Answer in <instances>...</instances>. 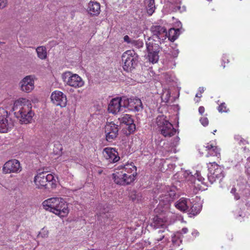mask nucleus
I'll return each mask as SVG.
<instances>
[{
	"label": "nucleus",
	"mask_w": 250,
	"mask_h": 250,
	"mask_svg": "<svg viewBox=\"0 0 250 250\" xmlns=\"http://www.w3.org/2000/svg\"><path fill=\"white\" fill-rule=\"evenodd\" d=\"M137 167L133 162H127L115 169L112 174L114 183L121 186H126L133 183L137 175Z\"/></svg>",
	"instance_id": "nucleus-1"
},
{
	"label": "nucleus",
	"mask_w": 250,
	"mask_h": 250,
	"mask_svg": "<svg viewBox=\"0 0 250 250\" xmlns=\"http://www.w3.org/2000/svg\"><path fill=\"white\" fill-rule=\"evenodd\" d=\"M32 107L30 101L25 98H20L14 103L13 111L21 124H27L31 122L34 115Z\"/></svg>",
	"instance_id": "nucleus-2"
},
{
	"label": "nucleus",
	"mask_w": 250,
	"mask_h": 250,
	"mask_svg": "<svg viewBox=\"0 0 250 250\" xmlns=\"http://www.w3.org/2000/svg\"><path fill=\"white\" fill-rule=\"evenodd\" d=\"M43 208L60 217L66 216L69 213L68 204L62 197H52L42 202Z\"/></svg>",
	"instance_id": "nucleus-3"
},
{
	"label": "nucleus",
	"mask_w": 250,
	"mask_h": 250,
	"mask_svg": "<svg viewBox=\"0 0 250 250\" xmlns=\"http://www.w3.org/2000/svg\"><path fill=\"white\" fill-rule=\"evenodd\" d=\"M35 184L38 188L54 189L56 188L57 181L52 174L46 172L39 173L34 178Z\"/></svg>",
	"instance_id": "nucleus-4"
},
{
	"label": "nucleus",
	"mask_w": 250,
	"mask_h": 250,
	"mask_svg": "<svg viewBox=\"0 0 250 250\" xmlns=\"http://www.w3.org/2000/svg\"><path fill=\"white\" fill-rule=\"evenodd\" d=\"M156 123L160 129L161 134L164 137H171L176 134V129L164 115L158 116L156 118Z\"/></svg>",
	"instance_id": "nucleus-5"
},
{
	"label": "nucleus",
	"mask_w": 250,
	"mask_h": 250,
	"mask_svg": "<svg viewBox=\"0 0 250 250\" xmlns=\"http://www.w3.org/2000/svg\"><path fill=\"white\" fill-rule=\"evenodd\" d=\"M138 56L134 50H127L122 56L124 62L123 69L127 72L131 71L137 65Z\"/></svg>",
	"instance_id": "nucleus-6"
},
{
	"label": "nucleus",
	"mask_w": 250,
	"mask_h": 250,
	"mask_svg": "<svg viewBox=\"0 0 250 250\" xmlns=\"http://www.w3.org/2000/svg\"><path fill=\"white\" fill-rule=\"evenodd\" d=\"M62 78L63 82L67 85L75 88L82 87L84 83L80 76L76 74H72L70 71L64 72Z\"/></svg>",
	"instance_id": "nucleus-7"
},
{
	"label": "nucleus",
	"mask_w": 250,
	"mask_h": 250,
	"mask_svg": "<svg viewBox=\"0 0 250 250\" xmlns=\"http://www.w3.org/2000/svg\"><path fill=\"white\" fill-rule=\"evenodd\" d=\"M198 150L201 155H205L207 157L212 156L216 157L217 159L221 157L220 149L212 142L199 146Z\"/></svg>",
	"instance_id": "nucleus-8"
},
{
	"label": "nucleus",
	"mask_w": 250,
	"mask_h": 250,
	"mask_svg": "<svg viewBox=\"0 0 250 250\" xmlns=\"http://www.w3.org/2000/svg\"><path fill=\"white\" fill-rule=\"evenodd\" d=\"M207 165L210 173V175L208 176V178L211 183H212L216 179H221L224 177L223 170L215 162H209L207 164Z\"/></svg>",
	"instance_id": "nucleus-9"
},
{
	"label": "nucleus",
	"mask_w": 250,
	"mask_h": 250,
	"mask_svg": "<svg viewBox=\"0 0 250 250\" xmlns=\"http://www.w3.org/2000/svg\"><path fill=\"white\" fill-rule=\"evenodd\" d=\"M118 125L111 122L107 123L104 127L105 140L108 142H112L118 135Z\"/></svg>",
	"instance_id": "nucleus-10"
},
{
	"label": "nucleus",
	"mask_w": 250,
	"mask_h": 250,
	"mask_svg": "<svg viewBox=\"0 0 250 250\" xmlns=\"http://www.w3.org/2000/svg\"><path fill=\"white\" fill-rule=\"evenodd\" d=\"M124 107L133 111H139L143 109V104L140 99L138 98H127L123 97Z\"/></svg>",
	"instance_id": "nucleus-11"
},
{
	"label": "nucleus",
	"mask_w": 250,
	"mask_h": 250,
	"mask_svg": "<svg viewBox=\"0 0 250 250\" xmlns=\"http://www.w3.org/2000/svg\"><path fill=\"white\" fill-rule=\"evenodd\" d=\"M3 173L9 174L11 173H19L21 170L20 162L16 159H12L6 162L3 166Z\"/></svg>",
	"instance_id": "nucleus-12"
},
{
	"label": "nucleus",
	"mask_w": 250,
	"mask_h": 250,
	"mask_svg": "<svg viewBox=\"0 0 250 250\" xmlns=\"http://www.w3.org/2000/svg\"><path fill=\"white\" fill-rule=\"evenodd\" d=\"M146 46L149 61L153 63L157 62L159 60L158 53L160 51L159 45L149 42L146 43Z\"/></svg>",
	"instance_id": "nucleus-13"
},
{
	"label": "nucleus",
	"mask_w": 250,
	"mask_h": 250,
	"mask_svg": "<svg viewBox=\"0 0 250 250\" xmlns=\"http://www.w3.org/2000/svg\"><path fill=\"white\" fill-rule=\"evenodd\" d=\"M51 99L53 104L61 107H65L67 104L66 95L60 91H54L51 95Z\"/></svg>",
	"instance_id": "nucleus-14"
},
{
	"label": "nucleus",
	"mask_w": 250,
	"mask_h": 250,
	"mask_svg": "<svg viewBox=\"0 0 250 250\" xmlns=\"http://www.w3.org/2000/svg\"><path fill=\"white\" fill-rule=\"evenodd\" d=\"M103 154L104 158L110 163H116L120 159L118 152L115 148H104L103 150Z\"/></svg>",
	"instance_id": "nucleus-15"
},
{
	"label": "nucleus",
	"mask_w": 250,
	"mask_h": 250,
	"mask_svg": "<svg viewBox=\"0 0 250 250\" xmlns=\"http://www.w3.org/2000/svg\"><path fill=\"white\" fill-rule=\"evenodd\" d=\"M123 97L116 98L112 99L108 104V110L109 112L116 114L119 112L123 106Z\"/></svg>",
	"instance_id": "nucleus-16"
},
{
	"label": "nucleus",
	"mask_w": 250,
	"mask_h": 250,
	"mask_svg": "<svg viewBox=\"0 0 250 250\" xmlns=\"http://www.w3.org/2000/svg\"><path fill=\"white\" fill-rule=\"evenodd\" d=\"M20 85L22 91L29 93L34 88V80L31 76H27L20 82Z\"/></svg>",
	"instance_id": "nucleus-17"
},
{
	"label": "nucleus",
	"mask_w": 250,
	"mask_h": 250,
	"mask_svg": "<svg viewBox=\"0 0 250 250\" xmlns=\"http://www.w3.org/2000/svg\"><path fill=\"white\" fill-rule=\"evenodd\" d=\"M153 36H155L160 40H165L167 35L166 29L160 25H153L151 28Z\"/></svg>",
	"instance_id": "nucleus-18"
},
{
	"label": "nucleus",
	"mask_w": 250,
	"mask_h": 250,
	"mask_svg": "<svg viewBox=\"0 0 250 250\" xmlns=\"http://www.w3.org/2000/svg\"><path fill=\"white\" fill-rule=\"evenodd\" d=\"M7 112L2 109V113H0V133H5L10 128V125L7 119Z\"/></svg>",
	"instance_id": "nucleus-19"
},
{
	"label": "nucleus",
	"mask_w": 250,
	"mask_h": 250,
	"mask_svg": "<svg viewBox=\"0 0 250 250\" xmlns=\"http://www.w3.org/2000/svg\"><path fill=\"white\" fill-rule=\"evenodd\" d=\"M88 13L92 16H97L101 12V5L99 2L90 1L87 7Z\"/></svg>",
	"instance_id": "nucleus-20"
},
{
	"label": "nucleus",
	"mask_w": 250,
	"mask_h": 250,
	"mask_svg": "<svg viewBox=\"0 0 250 250\" xmlns=\"http://www.w3.org/2000/svg\"><path fill=\"white\" fill-rule=\"evenodd\" d=\"M189 200L185 198H181L175 204V207L183 212H187Z\"/></svg>",
	"instance_id": "nucleus-21"
},
{
	"label": "nucleus",
	"mask_w": 250,
	"mask_h": 250,
	"mask_svg": "<svg viewBox=\"0 0 250 250\" xmlns=\"http://www.w3.org/2000/svg\"><path fill=\"white\" fill-rule=\"evenodd\" d=\"M166 222L167 220L165 218L156 215L153 218L152 225L155 228H164L167 226Z\"/></svg>",
	"instance_id": "nucleus-22"
},
{
	"label": "nucleus",
	"mask_w": 250,
	"mask_h": 250,
	"mask_svg": "<svg viewBox=\"0 0 250 250\" xmlns=\"http://www.w3.org/2000/svg\"><path fill=\"white\" fill-rule=\"evenodd\" d=\"M201 208L202 206L200 204L195 203L191 205L190 208H188L187 212L189 215L195 216L200 212Z\"/></svg>",
	"instance_id": "nucleus-23"
},
{
	"label": "nucleus",
	"mask_w": 250,
	"mask_h": 250,
	"mask_svg": "<svg viewBox=\"0 0 250 250\" xmlns=\"http://www.w3.org/2000/svg\"><path fill=\"white\" fill-rule=\"evenodd\" d=\"M180 30L179 29L171 28L169 30L167 37L171 42L175 41L179 35Z\"/></svg>",
	"instance_id": "nucleus-24"
},
{
	"label": "nucleus",
	"mask_w": 250,
	"mask_h": 250,
	"mask_svg": "<svg viewBox=\"0 0 250 250\" xmlns=\"http://www.w3.org/2000/svg\"><path fill=\"white\" fill-rule=\"evenodd\" d=\"M146 10L147 14L151 16L154 12L155 10V0H148L147 4L146 6Z\"/></svg>",
	"instance_id": "nucleus-25"
},
{
	"label": "nucleus",
	"mask_w": 250,
	"mask_h": 250,
	"mask_svg": "<svg viewBox=\"0 0 250 250\" xmlns=\"http://www.w3.org/2000/svg\"><path fill=\"white\" fill-rule=\"evenodd\" d=\"M36 51L38 56L41 59H45L47 56L46 49L44 46H40L37 48Z\"/></svg>",
	"instance_id": "nucleus-26"
},
{
	"label": "nucleus",
	"mask_w": 250,
	"mask_h": 250,
	"mask_svg": "<svg viewBox=\"0 0 250 250\" xmlns=\"http://www.w3.org/2000/svg\"><path fill=\"white\" fill-rule=\"evenodd\" d=\"M121 122L126 125L132 124V123H134V121L131 116L129 114L124 115L121 118Z\"/></svg>",
	"instance_id": "nucleus-27"
},
{
	"label": "nucleus",
	"mask_w": 250,
	"mask_h": 250,
	"mask_svg": "<svg viewBox=\"0 0 250 250\" xmlns=\"http://www.w3.org/2000/svg\"><path fill=\"white\" fill-rule=\"evenodd\" d=\"M143 45H144L143 42L140 40H132V43L130 45V46L131 47H134L136 48H138V49L143 47Z\"/></svg>",
	"instance_id": "nucleus-28"
},
{
	"label": "nucleus",
	"mask_w": 250,
	"mask_h": 250,
	"mask_svg": "<svg viewBox=\"0 0 250 250\" xmlns=\"http://www.w3.org/2000/svg\"><path fill=\"white\" fill-rule=\"evenodd\" d=\"M218 110L219 112H227L229 111L226 104L225 103H221L218 107Z\"/></svg>",
	"instance_id": "nucleus-29"
},
{
	"label": "nucleus",
	"mask_w": 250,
	"mask_h": 250,
	"mask_svg": "<svg viewBox=\"0 0 250 250\" xmlns=\"http://www.w3.org/2000/svg\"><path fill=\"white\" fill-rule=\"evenodd\" d=\"M169 194L167 192V191L165 194H162L160 196V198H161V201H163L164 202H170L172 201V200H170V198H169Z\"/></svg>",
	"instance_id": "nucleus-30"
},
{
	"label": "nucleus",
	"mask_w": 250,
	"mask_h": 250,
	"mask_svg": "<svg viewBox=\"0 0 250 250\" xmlns=\"http://www.w3.org/2000/svg\"><path fill=\"white\" fill-rule=\"evenodd\" d=\"M169 194V197H170V200H172V201L176 198L177 194L174 190L169 189L167 190Z\"/></svg>",
	"instance_id": "nucleus-31"
},
{
	"label": "nucleus",
	"mask_w": 250,
	"mask_h": 250,
	"mask_svg": "<svg viewBox=\"0 0 250 250\" xmlns=\"http://www.w3.org/2000/svg\"><path fill=\"white\" fill-rule=\"evenodd\" d=\"M164 232V230H159L158 234L155 236V240L156 241H161L165 237V235L163 234Z\"/></svg>",
	"instance_id": "nucleus-32"
},
{
	"label": "nucleus",
	"mask_w": 250,
	"mask_h": 250,
	"mask_svg": "<svg viewBox=\"0 0 250 250\" xmlns=\"http://www.w3.org/2000/svg\"><path fill=\"white\" fill-rule=\"evenodd\" d=\"M200 121L202 125L205 126H207L208 124V120L207 117H202L201 118Z\"/></svg>",
	"instance_id": "nucleus-33"
},
{
	"label": "nucleus",
	"mask_w": 250,
	"mask_h": 250,
	"mask_svg": "<svg viewBox=\"0 0 250 250\" xmlns=\"http://www.w3.org/2000/svg\"><path fill=\"white\" fill-rule=\"evenodd\" d=\"M197 178L198 180L199 181H200L202 183H203L204 182V178H203L201 175H200V173L199 172H198V171H196V173H195L194 174V176H193V177H192L193 178Z\"/></svg>",
	"instance_id": "nucleus-34"
},
{
	"label": "nucleus",
	"mask_w": 250,
	"mask_h": 250,
	"mask_svg": "<svg viewBox=\"0 0 250 250\" xmlns=\"http://www.w3.org/2000/svg\"><path fill=\"white\" fill-rule=\"evenodd\" d=\"M128 125L127 129L129 133H133L135 130V125L133 123L132 124H129Z\"/></svg>",
	"instance_id": "nucleus-35"
},
{
	"label": "nucleus",
	"mask_w": 250,
	"mask_h": 250,
	"mask_svg": "<svg viewBox=\"0 0 250 250\" xmlns=\"http://www.w3.org/2000/svg\"><path fill=\"white\" fill-rule=\"evenodd\" d=\"M229 62L228 57L227 55H224L222 57V65L223 68L225 67V64L226 63H229Z\"/></svg>",
	"instance_id": "nucleus-36"
},
{
	"label": "nucleus",
	"mask_w": 250,
	"mask_h": 250,
	"mask_svg": "<svg viewBox=\"0 0 250 250\" xmlns=\"http://www.w3.org/2000/svg\"><path fill=\"white\" fill-rule=\"evenodd\" d=\"M204 91V88L203 87H200L198 88V92L196 94V97L201 98L202 97V94Z\"/></svg>",
	"instance_id": "nucleus-37"
},
{
	"label": "nucleus",
	"mask_w": 250,
	"mask_h": 250,
	"mask_svg": "<svg viewBox=\"0 0 250 250\" xmlns=\"http://www.w3.org/2000/svg\"><path fill=\"white\" fill-rule=\"evenodd\" d=\"M132 40H133L131 39L128 35H125L124 37V42L129 44L130 45H131V44L132 43Z\"/></svg>",
	"instance_id": "nucleus-38"
},
{
	"label": "nucleus",
	"mask_w": 250,
	"mask_h": 250,
	"mask_svg": "<svg viewBox=\"0 0 250 250\" xmlns=\"http://www.w3.org/2000/svg\"><path fill=\"white\" fill-rule=\"evenodd\" d=\"M198 111L201 115H202L205 111V108L203 106H201L199 107Z\"/></svg>",
	"instance_id": "nucleus-39"
},
{
	"label": "nucleus",
	"mask_w": 250,
	"mask_h": 250,
	"mask_svg": "<svg viewBox=\"0 0 250 250\" xmlns=\"http://www.w3.org/2000/svg\"><path fill=\"white\" fill-rule=\"evenodd\" d=\"M7 5V2L6 1L3 0L0 3V9H2L4 8Z\"/></svg>",
	"instance_id": "nucleus-40"
},
{
	"label": "nucleus",
	"mask_w": 250,
	"mask_h": 250,
	"mask_svg": "<svg viewBox=\"0 0 250 250\" xmlns=\"http://www.w3.org/2000/svg\"><path fill=\"white\" fill-rule=\"evenodd\" d=\"M188 228H184L181 230L180 233L181 234H186L188 232Z\"/></svg>",
	"instance_id": "nucleus-41"
}]
</instances>
